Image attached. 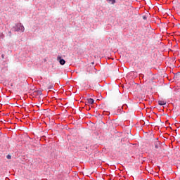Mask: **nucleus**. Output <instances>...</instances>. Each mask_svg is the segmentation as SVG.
Returning a JSON list of instances; mask_svg holds the SVG:
<instances>
[{"instance_id":"obj_1","label":"nucleus","mask_w":180,"mask_h":180,"mask_svg":"<svg viewBox=\"0 0 180 180\" xmlns=\"http://www.w3.org/2000/svg\"><path fill=\"white\" fill-rule=\"evenodd\" d=\"M15 32H25V27L23 25L19 23L15 25Z\"/></svg>"},{"instance_id":"obj_2","label":"nucleus","mask_w":180,"mask_h":180,"mask_svg":"<svg viewBox=\"0 0 180 180\" xmlns=\"http://www.w3.org/2000/svg\"><path fill=\"white\" fill-rule=\"evenodd\" d=\"M56 60L57 61H59L60 65H64V64H65V60L61 58V56H58Z\"/></svg>"},{"instance_id":"obj_3","label":"nucleus","mask_w":180,"mask_h":180,"mask_svg":"<svg viewBox=\"0 0 180 180\" xmlns=\"http://www.w3.org/2000/svg\"><path fill=\"white\" fill-rule=\"evenodd\" d=\"M155 148L156 149L161 148V142L160 141H155Z\"/></svg>"},{"instance_id":"obj_4","label":"nucleus","mask_w":180,"mask_h":180,"mask_svg":"<svg viewBox=\"0 0 180 180\" xmlns=\"http://www.w3.org/2000/svg\"><path fill=\"white\" fill-rule=\"evenodd\" d=\"M158 105H160V106H164V105H167V102L162 100H159Z\"/></svg>"},{"instance_id":"obj_5","label":"nucleus","mask_w":180,"mask_h":180,"mask_svg":"<svg viewBox=\"0 0 180 180\" xmlns=\"http://www.w3.org/2000/svg\"><path fill=\"white\" fill-rule=\"evenodd\" d=\"M87 102L90 105H93V103H94V102H95V101L93 98H87Z\"/></svg>"},{"instance_id":"obj_6","label":"nucleus","mask_w":180,"mask_h":180,"mask_svg":"<svg viewBox=\"0 0 180 180\" xmlns=\"http://www.w3.org/2000/svg\"><path fill=\"white\" fill-rule=\"evenodd\" d=\"M11 158H12V156H11V155H8L6 156V159H7V160H11Z\"/></svg>"},{"instance_id":"obj_7","label":"nucleus","mask_w":180,"mask_h":180,"mask_svg":"<svg viewBox=\"0 0 180 180\" xmlns=\"http://www.w3.org/2000/svg\"><path fill=\"white\" fill-rule=\"evenodd\" d=\"M143 19L144 20H146V19H147V17H146V15H143Z\"/></svg>"},{"instance_id":"obj_8","label":"nucleus","mask_w":180,"mask_h":180,"mask_svg":"<svg viewBox=\"0 0 180 180\" xmlns=\"http://www.w3.org/2000/svg\"><path fill=\"white\" fill-rule=\"evenodd\" d=\"M110 1H112V4H115V2H116L115 0H110Z\"/></svg>"},{"instance_id":"obj_9","label":"nucleus","mask_w":180,"mask_h":180,"mask_svg":"<svg viewBox=\"0 0 180 180\" xmlns=\"http://www.w3.org/2000/svg\"><path fill=\"white\" fill-rule=\"evenodd\" d=\"M2 58H4L5 55H1Z\"/></svg>"},{"instance_id":"obj_10","label":"nucleus","mask_w":180,"mask_h":180,"mask_svg":"<svg viewBox=\"0 0 180 180\" xmlns=\"http://www.w3.org/2000/svg\"><path fill=\"white\" fill-rule=\"evenodd\" d=\"M155 141H158V138L155 139Z\"/></svg>"},{"instance_id":"obj_11","label":"nucleus","mask_w":180,"mask_h":180,"mask_svg":"<svg viewBox=\"0 0 180 180\" xmlns=\"http://www.w3.org/2000/svg\"><path fill=\"white\" fill-rule=\"evenodd\" d=\"M9 33H10V34H11V33H12V32L10 31Z\"/></svg>"}]
</instances>
